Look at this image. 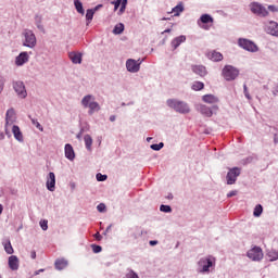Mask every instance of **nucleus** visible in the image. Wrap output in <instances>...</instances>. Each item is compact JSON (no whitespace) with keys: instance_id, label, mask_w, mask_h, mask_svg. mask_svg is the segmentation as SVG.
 <instances>
[{"instance_id":"obj_1","label":"nucleus","mask_w":278,"mask_h":278,"mask_svg":"<svg viewBox=\"0 0 278 278\" xmlns=\"http://www.w3.org/2000/svg\"><path fill=\"white\" fill-rule=\"evenodd\" d=\"M216 268V257L214 255L202 256L197 262V273L200 275H210Z\"/></svg>"},{"instance_id":"obj_2","label":"nucleus","mask_w":278,"mask_h":278,"mask_svg":"<svg viewBox=\"0 0 278 278\" xmlns=\"http://www.w3.org/2000/svg\"><path fill=\"white\" fill-rule=\"evenodd\" d=\"M166 105L177 114H190V104L186 101L172 98L166 100Z\"/></svg>"},{"instance_id":"obj_3","label":"nucleus","mask_w":278,"mask_h":278,"mask_svg":"<svg viewBox=\"0 0 278 278\" xmlns=\"http://www.w3.org/2000/svg\"><path fill=\"white\" fill-rule=\"evenodd\" d=\"M81 105L85 109H88V114L92 116L94 112H99L101 110V105L97 102L94 96L87 94L81 99Z\"/></svg>"},{"instance_id":"obj_4","label":"nucleus","mask_w":278,"mask_h":278,"mask_svg":"<svg viewBox=\"0 0 278 278\" xmlns=\"http://www.w3.org/2000/svg\"><path fill=\"white\" fill-rule=\"evenodd\" d=\"M240 75V70L233 65H225L222 70V77L226 81H236Z\"/></svg>"},{"instance_id":"obj_5","label":"nucleus","mask_w":278,"mask_h":278,"mask_svg":"<svg viewBox=\"0 0 278 278\" xmlns=\"http://www.w3.org/2000/svg\"><path fill=\"white\" fill-rule=\"evenodd\" d=\"M249 10L252 14L255 16H260L261 18H266L267 16H270V12H268V9L264 7L260 2H251L249 4Z\"/></svg>"},{"instance_id":"obj_6","label":"nucleus","mask_w":278,"mask_h":278,"mask_svg":"<svg viewBox=\"0 0 278 278\" xmlns=\"http://www.w3.org/2000/svg\"><path fill=\"white\" fill-rule=\"evenodd\" d=\"M237 45L240 49L249 51V53H257V51H260V47H257L251 39L239 38Z\"/></svg>"},{"instance_id":"obj_7","label":"nucleus","mask_w":278,"mask_h":278,"mask_svg":"<svg viewBox=\"0 0 278 278\" xmlns=\"http://www.w3.org/2000/svg\"><path fill=\"white\" fill-rule=\"evenodd\" d=\"M23 36V47H27L28 49H34L37 45L36 34L34 30L25 29L22 34Z\"/></svg>"},{"instance_id":"obj_8","label":"nucleus","mask_w":278,"mask_h":278,"mask_svg":"<svg viewBox=\"0 0 278 278\" xmlns=\"http://www.w3.org/2000/svg\"><path fill=\"white\" fill-rule=\"evenodd\" d=\"M247 257L251 260V262H262V260H264V251L262 248L254 245L248 250Z\"/></svg>"},{"instance_id":"obj_9","label":"nucleus","mask_w":278,"mask_h":278,"mask_svg":"<svg viewBox=\"0 0 278 278\" xmlns=\"http://www.w3.org/2000/svg\"><path fill=\"white\" fill-rule=\"evenodd\" d=\"M12 87L18 99H27V89L25 88V83L21 80H13Z\"/></svg>"},{"instance_id":"obj_10","label":"nucleus","mask_w":278,"mask_h":278,"mask_svg":"<svg viewBox=\"0 0 278 278\" xmlns=\"http://www.w3.org/2000/svg\"><path fill=\"white\" fill-rule=\"evenodd\" d=\"M241 173L242 170L239 167L230 168L226 175L227 186H233V184L238 181V177H240Z\"/></svg>"},{"instance_id":"obj_11","label":"nucleus","mask_w":278,"mask_h":278,"mask_svg":"<svg viewBox=\"0 0 278 278\" xmlns=\"http://www.w3.org/2000/svg\"><path fill=\"white\" fill-rule=\"evenodd\" d=\"M142 65V60L127 59L126 60V71L128 73H140V66Z\"/></svg>"},{"instance_id":"obj_12","label":"nucleus","mask_w":278,"mask_h":278,"mask_svg":"<svg viewBox=\"0 0 278 278\" xmlns=\"http://www.w3.org/2000/svg\"><path fill=\"white\" fill-rule=\"evenodd\" d=\"M264 31L269 36H275L278 38V23L275 21H268L264 23Z\"/></svg>"},{"instance_id":"obj_13","label":"nucleus","mask_w":278,"mask_h":278,"mask_svg":"<svg viewBox=\"0 0 278 278\" xmlns=\"http://www.w3.org/2000/svg\"><path fill=\"white\" fill-rule=\"evenodd\" d=\"M199 112L202 114V116H206V118H212L214 114L218 112V105H212V108L201 104L199 108Z\"/></svg>"},{"instance_id":"obj_14","label":"nucleus","mask_w":278,"mask_h":278,"mask_svg":"<svg viewBox=\"0 0 278 278\" xmlns=\"http://www.w3.org/2000/svg\"><path fill=\"white\" fill-rule=\"evenodd\" d=\"M46 187H47V190H49L50 192H55V173L50 172L48 174Z\"/></svg>"},{"instance_id":"obj_15","label":"nucleus","mask_w":278,"mask_h":278,"mask_svg":"<svg viewBox=\"0 0 278 278\" xmlns=\"http://www.w3.org/2000/svg\"><path fill=\"white\" fill-rule=\"evenodd\" d=\"M29 62V53L28 52H21L16 58H15V65L17 66H25Z\"/></svg>"},{"instance_id":"obj_16","label":"nucleus","mask_w":278,"mask_h":278,"mask_svg":"<svg viewBox=\"0 0 278 278\" xmlns=\"http://www.w3.org/2000/svg\"><path fill=\"white\" fill-rule=\"evenodd\" d=\"M186 40H187V38L185 35H180V36L172 39L170 47H172L173 51L179 49V47H181V45H184V42H186Z\"/></svg>"},{"instance_id":"obj_17","label":"nucleus","mask_w":278,"mask_h":278,"mask_svg":"<svg viewBox=\"0 0 278 278\" xmlns=\"http://www.w3.org/2000/svg\"><path fill=\"white\" fill-rule=\"evenodd\" d=\"M191 71L199 77H205L207 75V67L204 65H191Z\"/></svg>"},{"instance_id":"obj_18","label":"nucleus","mask_w":278,"mask_h":278,"mask_svg":"<svg viewBox=\"0 0 278 278\" xmlns=\"http://www.w3.org/2000/svg\"><path fill=\"white\" fill-rule=\"evenodd\" d=\"M7 125H14L16 123V111L14 109H9L5 113Z\"/></svg>"},{"instance_id":"obj_19","label":"nucleus","mask_w":278,"mask_h":278,"mask_svg":"<svg viewBox=\"0 0 278 278\" xmlns=\"http://www.w3.org/2000/svg\"><path fill=\"white\" fill-rule=\"evenodd\" d=\"M202 101L204 103H207L208 105H217V103H219L220 100L218 99V97L210 93V94H204L202 97Z\"/></svg>"},{"instance_id":"obj_20","label":"nucleus","mask_w":278,"mask_h":278,"mask_svg":"<svg viewBox=\"0 0 278 278\" xmlns=\"http://www.w3.org/2000/svg\"><path fill=\"white\" fill-rule=\"evenodd\" d=\"M12 134L17 142H25L23 131H21V127H18L17 125L12 126Z\"/></svg>"},{"instance_id":"obj_21","label":"nucleus","mask_w":278,"mask_h":278,"mask_svg":"<svg viewBox=\"0 0 278 278\" xmlns=\"http://www.w3.org/2000/svg\"><path fill=\"white\" fill-rule=\"evenodd\" d=\"M8 264H9V268H10L11 270H18V267H20L18 256H16V255H11V256L9 257Z\"/></svg>"},{"instance_id":"obj_22","label":"nucleus","mask_w":278,"mask_h":278,"mask_svg":"<svg viewBox=\"0 0 278 278\" xmlns=\"http://www.w3.org/2000/svg\"><path fill=\"white\" fill-rule=\"evenodd\" d=\"M207 58L212 62H223V53H220L216 50H213V51L208 52Z\"/></svg>"},{"instance_id":"obj_23","label":"nucleus","mask_w":278,"mask_h":278,"mask_svg":"<svg viewBox=\"0 0 278 278\" xmlns=\"http://www.w3.org/2000/svg\"><path fill=\"white\" fill-rule=\"evenodd\" d=\"M68 58L73 64H81V58H83L81 52H75V51L70 52Z\"/></svg>"},{"instance_id":"obj_24","label":"nucleus","mask_w":278,"mask_h":278,"mask_svg":"<svg viewBox=\"0 0 278 278\" xmlns=\"http://www.w3.org/2000/svg\"><path fill=\"white\" fill-rule=\"evenodd\" d=\"M65 157L70 160V162H73V160H75V150L73 149V146H71V143L65 144Z\"/></svg>"},{"instance_id":"obj_25","label":"nucleus","mask_w":278,"mask_h":278,"mask_svg":"<svg viewBox=\"0 0 278 278\" xmlns=\"http://www.w3.org/2000/svg\"><path fill=\"white\" fill-rule=\"evenodd\" d=\"M56 270H64L68 266V261L64 258H58L54 263Z\"/></svg>"},{"instance_id":"obj_26","label":"nucleus","mask_w":278,"mask_h":278,"mask_svg":"<svg viewBox=\"0 0 278 278\" xmlns=\"http://www.w3.org/2000/svg\"><path fill=\"white\" fill-rule=\"evenodd\" d=\"M74 7L75 10L78 14H81V16H84V14H86V11L84 10V3H81V0H74Z\"/></svg>"},{"instance_id":"obj_27","label":"nucleus","mask_w":278,"mask_h":278,"mask_svg":"<svg viewBox=\"0 0 278 278\" xmlns=\"http://www.w3.org/2000/svg\"><path fill=\"white\" fill-rule=\"evenodd\" d=\"M85 147L89 153H92V137L90 135L84 136Z\"/></svg>"},{"instance_id":"obj_28","label":"nucleus","mask_w":278,"mask_h":278,"mask_svg":"<svg viewBox=\"0 0 278 278\" xmlns=\"http://www.w3.org/2000/svg\"><path fill=\"white\" fill-rule=\"evenodd\" d=\"M267 257L270 262H277L278 260V251L277 250H268L267 251Z\"/></svg>"},{"instance_id":"obj_29","label":"nucleus","mask_w":278,"mask_h":278,"mask_svg":"<svg viewBox=\"0 0 278 278\" xmlns=\"http://www.w3.org/2000/svg\"><path fill=\"white\" fill-rule=\"evenodd\" d=\"M203 88H205V84L202 81L197 80L192 83L191 90L199 92V90H203Z\"/></svg>"},{"instance_id":"obj_30","label":"nucleus","mask_w":278,"mask_h":278,"mask_svg":"<svg viewBox=\"0 0 278 278\" xmlns=\"http://www.w3.org/2000/svg\"><path fill=\"white\" fill-rule=\"evenodd\" d=\"M123 31H125V24H123V23L116 24L113 29V34L115 36H118L121 34H123Z\"/></svg>"},{"instance_id":"obj_31","label":"nucleus","mask_w":278,"mask_h":278,"mask_svg":"<svg viewBox=\"0 0 278 278\" xmlns=\"http://www.w3.org/2000/svg\"><path fill=\"white\" fill-rule=\"evenodd\" d=\"M35 25L39 29V31H45V26L42 25V16L40 15L35 16Z\"/></svg>"},{"instance_id":"obj_32","label":"nucleus","mask_w":278,"mask_h":278,"mask_svg":"<svg viewBox=\"0 0 278 278\" xmlns=\"http://www.w3.org/2000/svg\"><path fill=\"white\" fill-rule=\"evenodd\" d=\"M200 21L204 25H207V23H214V17H212V15H210V14H203L200 17Z\"/></svg>"},{"instance_id":"obj_33","label":"nucleus","mask_w":278,"mask_h":278,"mask_svg":"<svg viewBox=\"0 0 278 278\" xmlns=\"http://www.w3.org/2000/svg\"><path fill=\"white\" fill-rule=\"evenodd\" d=\"M264 212V207L262 206V204H257L255 207H254V211H253V216L255 218H260V216H262V213Z\"/></svg>"},{"instance_id":"obj_34","label":"nucleus","mask_w":278,"mask_h":278,"mask_svg":"<svg viewBox=\"0 0 278 278\" xmlns=\"http://www.w3.org/2000/svg\"><path fill=\"white\" fill-rule=\"evenodd\" d=\"M12 127H14V124H4V134L8 138H12Z\"/></svg>"},{"instance_id":"obj_35","label":"nucleus","mask_w":278,"mask_h":278,"mask_svg":"<svg viewBox=\"0 0 278 278\" xmlns=\"http://www.w3.org/2000/svg\"><path fill=\"white\" fill-rule=\"evenodd\" d=\"M4 251L8 253V255H12V253H14V248H12L10 240L4 243Z\"/></svg>"},{"instance_id":"obj_36","label":"nucleus","mask_w":278,"mask_h":278,"mask_svg":"<svg viewBox=\"0 0 278 278\" xmlns=\"http://www.w3.org/2000/svg\"><path fill=\"white\" fill-rule=\"evenodd\" d=\"M127 3H128L127 0H122V2L119 4L121 8H119V10L117 12L118 16H122V14H125V10H127Z\"/></svg>"},{"instance_id":"obj_37","label":"nucleus","mask_w":278,"mask_h":278,"mask_svg":"<svg viewBox=\"0 0 278 278\" xmlns=\"http://www.w3.org/2000/svg\"><path fill=\"white\" fill-rule=\"evenodd\" d=\"M92 18H94V13H93V11L88 9L87 13H86L87 25H90V23H92Z\"/></svg>"},{"instance_id":"obj_38","label":"nucleus","mask_w":278,"mask_h":278,"mask_svg":"<svg viewBox=\"0 0 278 278\" xmlns=\"http://www.w3.org/2000/svg\"><path fill=\"white\" fill-rule=\"evenodd\" d=\"M160 212H164V214H170V212H173V207H170V205L162 204L160 206Z\"/></svg>"},{"instance_id":"obj_39","label":"nucleus","mask_w":278,"mask_h":278,"mask_svg":"<svg viewBox=\"0 0 278 278\" xmlns=\"http://www.w3.org/2000/svg\"><path fill=\"white\" fill-rule=\"evenodd\" d=\"M150 149H152V151H162V149H164V142L151 144Z\"/></svg>"},{"instance_id":"obj_40","label":"nucleus","mask_w":278,"mask_h":278,"mask_svg":"<svg viewBox=\"0 0 278 278\" xmlns=\"http://www.w3.org/2000/svg\"><path fill=\"white\" fill-rule=\"evenodd\" d=\"M174 16H179L180 12H184V4H178L173 9Z\"/></svg>"},{"instance_id":"obj_41","label":"nucleus","mask_w":278,"mask_h":278,"mask_svg":"<svg viewBox=\"0 0 278 278\" xmlns=\"http://www.w3.org/2000/svg\"><path fill=\"white\" fill-rule=\"evenodd\" d=\"M39 225H40L42 231H47V229H49V222L47 219L40 220Z\"/></svg>"},{"instance_id":"obj_42","label":"nucleus","mask_w":278,"mask_h":278,"mask_svg":"<svg viewBox=\"0 0 278 278\" xmlns=\"http://www.w3.org/2000/svg\"><path fill=\"white\" fill-rule=\"evenodd\" d=\"M30 121H31V124L39 129V131H45V128L42 127V125H40L38 119L31 118Z\"/></svg>"},{"instance_id":"obj_43","label":"nucleus","mask_w":278,"mask_h":278,"mask_svg":"<svg viewBox=\"0 0 278 278\" xmlns=\"http://www.w3.org/2000/svg\"><path fill=\"white\" fill-rule=\"evenodd\" d=\"M267 12H271L273 14H277V12H278V7L275 5V4H269V5L267 7Z\"/></svg>"},{"instance_id":"obj_44","label":"nucleus","mask_w":278,"mask_h":278,"mask_svg":"<svg viewBox=\"0 0 278 278\" xmlns=\"http://www.w3.org/2000/svg\"><path fill=\"white\" fill-rule=\"evenodd\" d=\"M243 94H244L245 99L251 101V93H249V88L247 87V85H243Z\"/></svg>"},{"instance_id":"obj_45","label":"nucleus","mask_w":278,"mask_h":278,"mask_svg":"<svg viewBox=\"0 0 278 278\" xmlns=\"http://www.w3.org/2000/svg\"><path fill=\"white\" fill-rule=\"evenodd\" d=\"M91 249H92L93 253H101V251H103V248H101V245H97V244H91Z\"/></svg>"},{"instance_id":"obj_46","label":"nucleus","mask_w":278,"mask_h":278,"mask_svg":"<svg viewBox=\"0 0 278 278\" xmlns=\"http://www.w3.org/2000/svg\"><path fill=\"white\" fill-rule=\"evenodd\" d=\"M271 93L274 94V97H277V94H278V80L274 83Z\"/></svg>"},{"instance_id":"obj_47","label":"nucleus","mask_w":278,"mask_h":278,"mask_svg":"<svg viewBox=\"0 0 278 278\" xmlns=\"http://www.w3.org/2000/svg\"><path fill=\"white\" fill-rule=\"evenodd\" d=\"M97 181H105L108 179V175L97 174Z\"/></svg>"},{"instance_id":"obj_48","label":"nucleus","mask_w":278,"mask_h":278,"mask_svg":"<svg viewBox=\"0 0 278 278\" xmlns=\"http://www.w3.org/2000/svg\"><path fill=\"white\" fill-rule=\"evenodd\" d=\"M122 1L123 0H116V1L111 2L112 5H114V12H116V10H118V8H121Z\"/></svg>"},{"instance_id":"obj_49","label":"nucleus","mask_w":278,"mask_h":278,"mask_svg":"<svg viewBox=\"0 0 278 278\" xmlns=\"http://www.w3.org/2000/svg\"><path fill=\"white\" fill-rule=\"evenodd\" d=\"M97 210L98 212H101V213L105 212V204L103 203L98 204Z\"/></svg>"},{"instance_id":"obj_50","label":"nucleus","mask_w":278,"mask_h":278,"mask_svg":"<svg viewBox=\"0 0 278 278\" xmlns=\"http://www.w3.org/2000/svg\"><path fill=\"white\" fill-rule=\"evenodd\" d=\"M237 194H238V190H232V191L227 193V198L231 199V197H236Z\"/></svg>"},{"instance_id":"obj_51","label":"nucleus","mask_w":278,"mask_h":278,"mask_svg":"<svg viewBox=\"0 0 278 278\" xmlns=\"http://www.w3.org/2000/svg\"><path fill=\"white\" fill-rule=\"evenodd\" d=\"M101 8H103V4H98L93 9H90V11L93 12V14H94L96 12H99V10H101Z\"/></svg>"},{"instance_id":"obj_52","label":"nucleus","mask_w":278,"mask_h":278,"mask_svg":"<svg viewBox=\"0 0 278 278\" xmlns=\"http://www.w3.org/2000/svg\"><path fill=\"white\" fill-rule=\"evenodd\" d=\"M149 244H150V247H155V245L159 244V241L157 240H151V241H149Z\"/></svg>"},{"instance_id":"obj_53","label":"nucleus","mask_w":278,"mask_h":278,"mask_svg":"<svg viewBox=\"0 0 278 278\" xmlns=\"http://www.w3.org/2000/svg\"><path fill=\"white\" fill-rule=\"evenodd\" d=\"M4 86L5 84L3 83V80H0V94L3 92Z\"/></svg>"},{"instance_id":"obj_54","label":"nucleus","mask_w":278,"mask_h":278,"mask_svg":"<svg viewBox=\"0 0 278 278\" xmlns=\"http://www.w3.org/2000/svg\"><path fill=\"white\" fill-rule=\"evenodd\" d=\"M94 238H96V240H102L103 239V237L101 236V233H99V232H97L96 235H94Z\"/></svg>"},{"instance_id":"obj_55","label":"nucleus","mask_w":278,"mask_h":278,"mask_svg":"<svg viewBox=\"0 0 278 278\" xmlns=\"http://www.w3.org/2000/svg\"><path fill=\"white\" fill-rule=\"evenodd\" d=\"M165 199H168V201H173L174 197L173 193H168Z\"/></svg>"},{"instance_id":"obj_56","label":"nucleus","mask_w":278,"mask_h":278,"mask_svg":"<svg viewBox=\"0 0 278 278\" xmlns=\"http://www.w3.org/2000/svg\"><path fill=\"white\" fill-rule=\"evenodd\" d=\"M30 257H31V260H36V251H33V252L30 253Z\"/></svg>"},{"instance_id":"obj_57","label":"nucleus","mask_w":278,"mask_h":278,"mask_svg":"<svg viewBox=\"0 0 278 278\" xmlns=\"http://www.w3.org/2000/svg\"><path fill=\"white\" fill-rule=\"evenodd\" d=\"M110 121H111V123H114V121H116V115H111Z\"/></svg>"},{"instance_id":"obj_58","label":"nucleus","mask_w":278,"mask_h":278,"mask_svg":"<svg viewBox=\"0 0 278 278\" xmlns=\"http://www.w3.org/2000/svg\"><path fill=\"white\" fill-rule=\"evenodd\" d=\"M0 140H5V134L0 131Z\"/></svg>"},{"instance_id":"obj_59","label":"nucleus","mask_w":278,"mask_h":278,"mask_svg":"<svg viewBox=\"0 0 278 278\" xmlns=\"http://www.w3.org/2000/svg\"><path fill=\"white\" fill-rule=\"evenodd\" d=\"M40 273H45V269H38L35 271V275H40Z\"/></svg>"},{"instance_id":"obj_60","label":"nucleus","mask_w":278,"mask_h":278,"mask_svg":"<svg viewBox=\"0 0 278 278\" xmlns=\"http://www.w3.org/2000/svg\"><path fill=\"white\" fill-rule=\"evenodd\" d=\"M170 28H167V29H165L164 31H162V34H170Z\"/></svg>"},{"instance_id":"obj_61","label":"nucleus","mask_w":278,"mask_h":278,"mask_svg":"<svg viewBox=\"0 0 278 278\" xmlns=\"http://www.w3.org/2000/svg\"><path fill=\"white\" fill-rule=\"evenodd\" d=\"M153 140V137H148L147 138V142H150V141H152Z\"/></svg>"},{"instance_id":"obj_62","label":"nucleus","mask_w":278,"mask_h":278,"mask_svg":"<svg viewBox=\"0 0 278 278\" xmlns=\"http://www.w3.org/2000/svg\"><path fill=\"white\" fill-rule=\"evenodd\" d=\"M0 214H3V205L0 204Z\"/></svg>"},{"instance_id":"obj_63","label":"nucleus","mask_w":278,"mask_h":278,"mask_svg":"<svg viewBox=\"0 0 278 278\" xmlns=\"http://www.w3.org/2000/svg\"><path fill=\"white\" fill-rule=\"evenodd\" d=\"M264 90H268V85L263 86Z\"/></svg>"},{"instance_id":"obj_64","label":"nucleus","mask_w":278,"mask_h":278,"mask_svg":"<svg viewBox=\"0 0 278 278\" xmlns=\"http://www.w3.org/2000/svg\"><path fill=\"white\" fill-rule=\"evenodd\" d=\"M76 138L79 140L81 138V134H78Z\"/></svg>"}]
</instances>
